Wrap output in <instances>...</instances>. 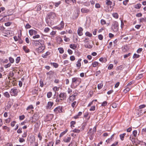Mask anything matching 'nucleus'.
<instances>
[{
  "label": "nucleus",
  "mask_w": 146,
  "mask_h": 146,
  "mask_svg": "<svg viewBox=\"0 0 146 146\" xmlns=\"http://www.w3.org/2000/svg\"><path fill=\"white\" fill-rule=\"evenodd\" d=\"M139 57V55L136 54H134L133 56V58H138Z\"/></svg>",
  "instance_id": "nucleus-53"
},
{
  "label": "nucleus",
  "mask_w": 146,
  "mask_h": 146,
  "mask_svg": "<svg viewBox=\"0 0 146 146\" xmlns=\"http://www.w3.org/2000/svg\"><path fill=\"white\" fill-rule=\"evenodd\" d=\"M111 28L113 32H117L119 29V24L118 22L116 21L113 22L112 24Z\"/></svg>",
  "instance_id": "nucleus-2"
},
{
  "label": "nucleus",
  "mask_w": 146,
  "mask_h": 146,
  "mask_svg": "<svg viewBox=\"0 0 146 146\" xmlns=\"http://www.w3.org/2000/svg\"><path fill=\"white\" fill-rule=\"evenodd\" d=\"M83 29L82 27H79L77 31V33L79 35L81 36L82 35Z\"/></svg>",
  "instance_id": "nucleus-17"
},
{
  "label": "nucleus",
  "mask_w": 146,
  "mask_h": 146,
  "mask_svg": "<svg viewBox=\"0 0 146 146\" xmlns=\"http://www.w3.org/2000/svg\"><path fill=\"white\" fill-rule=\"evenodd\" d=\"M51 64L55 68H57L58 66V64L56 63H51Z\"/></svg>",
  "instance_id": "nucleus-39"
},
{
  "label": "nucleus",
  "mask_w": 146,
  "mask_h": 146,
  "mask_svg": "<svg viewBox=\"0 0 146 146\" xmlns=\"http://www.w3.org/2000/svg\"><path fill=\"white\" fill-rule=\"evenodd\" d=\"M61 3L60 1H59L57 3H54V5L56 7H58L60 4Z\"/></svg>",
  "instance_id": "nucleus-48"
},
{
  "label": "nucleus",
  "mask_w": 146,
  "mask_h": 146,
  "mask_svg": "<svg viewBox=\"0 0 146 146\" xmlns=\"http://www.w3.org/2000/svg\"><path fill=\"white\" fill-rule=\"evenodd\" d=\"M44 47L41 45L39 46L38 48H37L36 50L38 53H40L42 52L44 49Z\"/></svg>",
  "instance_id": "nucleus-12"
},
{
  "label": "nucleus",
  "mask_w": 146,
  "mask_h": 146,
  "mask_svg": "<svg viewBox=\"0 0 146 146\" xmlns=\"http://www.w3.org/2000/svg\"><path fill=\"white\" fill-rule=\"evenodd\" d=\"M71 139V137H68L67 138L64 140V141L66 143H68L70 142Z\"/></svg>",
  "instance_id": "nucleus-22"
},
{
  "label": "nucleus",
  "mask_w": 146,
  "mask_h": 146,
  "mask_svg": "<svg viewBox=\"0 0 146 146\" xmlns=\"http://www.w3.org/2000/svg\"><path fill=\"white\" fill-rule=\"evenodd\" d=\"M54 72L52 71H50L47 73V75L48 76V78L49 79H50L51 77L53 75Z\"/></svg>",
  "instance_id": "nucleus-15"
},
{
  "label": "nucleus",
  "mask_w": 146,
  "mask_h": 146,
  "mask_svg": "<svg viewBox=\"0 0 146 146\" xmlns=\"http://www.w3.org/2000/svg\"><path fill=\"white\" fill-rule=\"evenodd\" d=\"M60 142V141L59 139H57L56 141V142L55 143V145H59Z\"/></svg>",
  "instance_id": "nucleus-44"
},
{
  "label": "nucleus",
  "mask_w": 146,
  "mask_h": 146,
  "mask_svg": "<svg viewBox=\"0 0 146 146\" xmlns=\"http://www.w3.org/2000/svg\"><path fill=\"white\" fill-rule=\"evenodd\" d=\"M62 107L58 106L56 107L54 110V111L55 113H61L62 111Z\"/></svg>",
  "instance_id": "nucleus-9"
},
{
  "label": "nucleus",
  "mask_w": 146,
  "mask_h": 146,
  "mask_svg": "<svg viewBox=\"0 0 146 146\" xmlns=\"http://www.w3.org/2000/svg\"><path fill=\"white\" fill-rule=\"evenodd\" d=\"M96 131V127H94L93 129L90 128L88 132V135L94 134Z\"/></svg>",
  "instance_id": "nucleus-11"
},
{
  "label": "nucleus",
  "mask_w": 146,
  "mask_h": 146,
  "mask_svg": "<svg viewBox=\"0 0 146 146\" xmlns=\"http://www.w3.org/2000/svg\"><path fill=\"white\" fill-rule=\"evenodd\" d=\"M137 131L136 130H134L133 132V134L134 137H136Z\"/></svg>",
  "instance_id": "nucleus-56"
},
{
  "label": "nucleus",
  "mask_w": 146,
  "mask_h": 146,
  "mask_svg": "<svg viewBox=\"0 0 146 146\" xmlns=\"http://www.w3.org/2000/svg\"><path fill=\"white\" fill-rule=\"evenodd\" d=\"M29 32L31 36H32L33 35H36L37 33L36 30L31 29L29 30Z\"/></svg>",
  "instance_id": "nucleus-13"
},
{
  "label": "nucleus",
  "mask_w": 146,
  "mask_h": 146,
  "mask_svg": "<svg viewBox=\"0 0 146 146\" xmlns=\"http://www.w3.org/2000/svg\"><path fill=\"white\" fill-rule=\"evenodd\" d=\"M9 61H10V62L11 63H13L14 62V59L12 58V57H10L9 58Z\"/></svg>",
  "instance_id": "nucleus-43"
},
{
  "label": "nucleus",
  "mask_w": 146,
  "mask_h": 146,
  "mask_svg": "<svg viewBox=\"0 0 146 146\" xmlns=\"http://www.w3.org/2000/svg\"><path fill=\"white\" fill-rule=\"evenodd\" d=\"M16 123V122L15 121H13L11 122V126L12 127H14L15 125V124Z\"/></svg>",
  "instance_id": "nucleus-64"
},
{
  "label": "nucleus",
  "mask_w": 146,
  "mask_h": 146,
  "mask_svg": "<svg viewBox=\"0 0 146 146\" xmlns=\"http://www.w3.org/2000/svg\"><path fill=\"white\" fill-rule=\"evenodd\" d=\"M54 144V142L52 141H51L47 144V146H53Z\"/></svg>",
  "instance_id": "nucleus-50"
},
{
  "label": "nucleus",
  "mask_w": 146,
  "mask_h": 146,
  "mask_svg": "<svg viewBox=\"0 0 146 146\" xmlns=\"http://www.w3.org/2000/svg\"><path fill=\"white\" fill-rule=\"evenodd\" d=\"M53 104L54 103L53 102H48L46 106V108L47 109H50L53 105Z\"/></svg>",
  "instance_id": "nucleus-14"
},
{
  "label": "nucleus",
  "mask_w": 146,
  "mask_h": 146,
  "mask_svg": "<svg viewBox=\"0 0 146 146\" xmlns=\"http://www.w3.org/2000/svg\"><path fill=\"white\" fill-rule=\"evenodd\" d=\"M43 42V40H35L34 41V44L36 46H40L41 45V43Z\"/></svg>",
  "instance_id": "nucleus-10"
},
{
  "label": "nucleus",
  "mask_w": 146,
  "mask_h": 146,
  "mask_svg": "<svg viewBox=\"0 0 146 146\" xmlns=\"http://www.w3.org/2000/svg\"><path fill=\"white\" fill-rule=\"evenodd\" d=\"M129 1V0H125L123 1V4L125 5H126Z\"/></svg>",
  "instance_id": "nucleus-54"
},
{
  "label": "nucleus",
  "mask_w": 146,
  "mask_h": 146,
  "mask_svg": "<svg viewBox=\"0 0 146 146\" xmlns=\"http://www.w3.org/2000/svg\"><path fill=\"white\" fill-rule=\"evenodd\" d=\"M64 40L66 42H69L70 40V39L69 38L67 37L66 36H64Z\"/></svg>",
  "instance_id": "nucleus-32"
},
{
  "label": "nucleus",
  "mask_w": 146,
  "mask_h": 146,
  "mask_svg": "<svg viewBox=\"0 0 146 146\" xmlns=\"http://www.w3.org/2000/svg\"><path fill=\"white\" fill-rule=\"evenodd\" d=\"M59 87H58L56 86L54 87L53 88V90L55 92H56V91H58L59 90Z\"/></svg>",
  "instance_id": "nucleus-37"
},
{
  "label": "nucleus",
  "mask_w": 146,
  "mask_h": 146,
  "mask_svg": "<svg viewBox=\"0 0 146 146\" xmlns=\"http://www.w3.org/2000/svg\"><path fill=\"white\" fill-rule=\"evenodd\" d=\"M1 61L4 63H7L8 62V60L7 59H5L4 60L2 59H0Z\"/></svg>",
  "instance_id": "nucleus-60"
},
{
  "label": "nucleus",
  "mask_w": 146,
  "mask_h": 146,
  "mask_svg": "<svg viewBox=\"0 0 146 146\" xmlns=\"http://www.w3.org/2000/svg\"><path fill=\"white\" fill-rule=\"evenodd\" d=\"M85 46L86 47V48H92V45H90L89 43L85 44Z\"/></svg>",
  "instance_id": "nucleus-33"
},
{
  "label": "nucleus",
  "mask_w": 146,
  "mask_h": 146,
  "mask_svg": "<svg viewBox=\"0 0 146 146\" xmlns=\"http://www.w3.org/2000/svg\"><path fill=\"white\" fill-rule=\"evenodd\" d=\"M64 64L66 66H67L69 64H70L69 61L67 60H66L64 61Z\"/></svg>",
  "instance_id": "nucleus-31"
},
{
  "label": "nucleus",
  "mask_w": 146,
  "mask_h": 146,
  "mask_svg": "<svg viewBox=\"0 0 146 146\" xmlns=\"http://www.w3.org/2000/svg\"><path fill=\"white\" fill-rule=\"evenodd\" d=\"M4 95L5 97L7 98H9L10 97L9 93L7 92H5L4 93Z\"/></svg>",
  "instance_id": "nucleus-24"
},
{
  "label": "nucleus",
  "mask_w": 146,
  "mask_h": 146,
  "mask_svg": "<svg viewBox=\"0 0 146 146\" xmlns=\"http://www.w3.org/2000/svg\"><path fill=\"white\" fill-rule=\"evenodd\" d=\"M50 31V29L48 27L45 28L44 29V31L45 33H48Z\"/></svg>",
  "instance_id": "nucleus-47"
},
{
  "label": "nucleus",
  "mask_w": 146,
  "mask_h": 146,
  "mask_svg": "<svg viewBox=\"0 0 146 146\" xmlns=\"http://www.w3.org/2000/svg\"><path fill=\"white\" fill-rule=\"evenodd\" d=\"M81 82L80 78L77 77H74L72 79V84L71 87L75 88L79 85Z\"/></svg>",
  "instance_id": "nucleus-1"
},
{
  "label": "nucleus",
  "mask_w": 146,
  "mask_h": 146,
  "mask_svg": "<svg viewBox=\"0 0 146 146\" xmlns=\"http://www.w3.org/2000/svg\"><path fill=\"white\" fill-rule=\"evenodd\" d=\"M76 101H74L71 104V106L73 108H76Z\"/></svg>",
  "instance_id": "nucleus-35"
},
{
  "label": "nucleus",
  "mask_w": 146,
  "mask_h": 146,
  "mask_svg": "<svg viewBox=\"0 0 146 146\" xmlns=\"http://www.w3.org/2000/svg\"><path fill=\"white\" fill-rule=\"evenodd\" d=\"M113 17L116 19H117L118 17V15L117 13H114L112 14Z\"/></svg>",
  "instance_id": "nucleus-34"
},
{
  "label": "nucleus",
  "mask_w": 146,
  "mask_h": 146,
  "mask_svg": "<svg viewBox=\"0 0 146 146\" xmlns=\"http://www.w3.org/2000/svg\"><path fill=\"white\" fill-rule=\"evenodd\" d=\"M106 4L108 6H110V11H111L112 9L113 8V7L115 5V3L114 2L113 4H112V2L111 1H110V0H106ZM110 10H107V11H110Z\"/></svg>",
  "instance_id": "nucleus-3"
},
{
  "label": "nucleus",
  "mask_w": 146,
  "mask_h": 146,
  "mask_svg": "<svg viewBox=\"0 0 146 146\" xmlns=\"http://www.w3.org/2000/svg\"><path fill=\"white\" fill-rule=\"evenodd\" d=\"M64 23L63 21H62L59 25V26H56L54 27L55 29L58 30H62L64 28Z\"/></svg>",
  "instance_id": "nucleus-7"
},
{
  "label": "nucleus",
  "mask_w": 146,
  "mask_h": 146,
  "mask_svg": "<svg viewBox=\"0 0 146 146\" xmlns=\"http://www.w3.org/2000/svg\"><path fill=\"white\" fill-rule=\"evenodd\" d=\"M99 63L96 61H94L93 62L92 64V66L94 67H96L99 64Z\"/></svg>",
  "instance_id": "nucleus-26"
},
{
  "label": "nucleus",
  "mask_w": 146,
  "mask_h": 146,
  "mask_svg": "<svg viewBox=\"0 0 146 146\" xmlns=\"http://www.w3.org/2000/svg\"><path fill=\"white\" fill-rule=\"evenodd\" d=\"M73 40L74 42H77L78 41V37L76 36V37H74Z\"/></svg>",
  "instance_id": "nucleus-51"
},
{
  "label": "nucleus",
  "mask_w": 146,
  "mask_h": 146,
  "mask_svg": "<svg viewBox=\"0 0 146 146\" xmlns=\"http://www.w3.org/2000/svg\"><path fill=\"white\" fill-rule=\"evenodd\" d=\"M52 95V93L51 92H49L47 94V97L48 98H50Z\"/></svg>",
  "instance_id": "nucleus-41"
},
{
  "label": "nucleus",
  "mask_w": 146,
  "mask_h": 146,
  "mask_svg": "<svg viewBox=\"0 0 146 146\" xmlns=\"http://www.w3.org/2000/svg\"><path fill=\"white\" fill-rule=\"evenodd\" d=\"M76 123V122L75 121H71L70 122V125L72 127H74V125Z\"/></svg>",
  "instance_id": "nucleus-59"
},
{
  "label": "nucleus",
  "mask_w": 146,
  "mask_h": 146,
  "mask_svg": "<svg viewBox=\"0 0 146 146\" xmlns=\"http://www.w3.org/2000/svg\"><path fill=\"white\" fill-rule=\"evenodd\" d=\"M77 45L74 44H70V47L73 49H75L77 48Z\"/></svg>",
  "instance_id": "nucleus-20"
},
{
  "label": "nucleus",
  "mask_w": 146,
  "mask_h": 146,
  "mask_svg": "<svg viewBox=\"0 0 146 146\" xmlns=\"http://www.w3.org/2000/svg\"><path fill=\"white\" fill-rule=\"evenodd\" d=\"M23 49L27 53L29 51V49L26 46H24L23 47Z\"/></svg>",
  "instance_id": "nucleus-25"
},
{
  "label": "nucleus",
  "mask_w": 146,
  "mask_h": 146,
  "mask_svg": "<svg viewBox=\"0 0 146 146\" xmlns=\"http://www.w3.org/2000/svg\"><path fill=\"white\" fill-rule=\"evenodd\" d=\"M107 104V102L106 101L104 102L102 104V106H106Z\"/></svg>",
  "instance_id": "nucleus-61"
},
{
  "label": "nucleus",
  "mask_w": 146,
  "mask_h": 146,
  "mask_svg": "<svg viewBox=\"0 0 146 146\" xmlns=\"http://www.w3.org/2000/svg\"><path fill=\"white\" fill-rule=\"evenodd\" d=\"M34 108V107L32 105H31L29 106L27 108L26 110H32Z\"/></svg>",
  "instance_id": "nucleus-29"
},
{
  "label": "nucleus",
  "mask_w": 146,
  "mask_h": 146,
  "mask_svg": "<svg viewBox=\"0 0 146 146\" xmlns=\"http://www.w3.org/2000/svg\"><path fill=\"white\" fill-rule=\"evenodd\" d=\"M85 35L86 36H88L89 37H91L92 36V34L90 33L89 32H87L85 33Z\"/></svg>",
  "instance_id": "nucleus-30"
},
{
  "label": "nucleus",
  "mask_w": 146,
  "mask_h": 146,
  "mask_svg": "<svg viewBox=\"0 0 146 146\" xmlns=\"http://www.w3.org/2000/svg\"><path fill=\"white\" fill-rule=\"evenodd\" d=\"M125 135V133H123L120 135V138L121 140L122 141L124 139V136Z\"/></svg>",
  "instance_id": "nucleus-28"
},
{
  "label": "nucleus",
  "mask_w": 146,
  "mask_h": 146,
  "mask_svg": "<svg viewBox=\"0 0 146 146\" xmlns=\"http://www.w3.org/2000/svg\"><path fill=\"white\" fill-rule=\"evenodd\" d=\"M50 54V53L49 52H47L44 54H43L42 55V56L43 58H46V56L49 55Z\"/></svg>",
  "instance_id": "nucleus-21"
},
{
  "label": "nucleus",
  "mask_w": 146,
  "mask_h": 146,
  "mask_svg": "<svg viewBox=\"0 0 146 146\" xmlns=\"http://www.w3.org/2000/svg\"><path fill=\"white\" fill-rule=\"evenodd\" d=\"M54 115L53 114H49L47 115L45 118L44 121L47 122L50 121L53 118Z\"/></svg>",
  "instance_id": "nucleus-6"
},
{
  "label": "nucleus",
  "mask_w": 146,
  "mask_h": 146,
  "mask_svg": "<svg viewBox=\"0 0 146 146\" xmlns=\"http://www.w3.org/2000/svg\"><path fill=\"white\" fill-rule=\"evenodd\" d=\"M58 50H59V52L61 54L63 53L64 52V50L62 48H58Z\"/></svg>",
  "instance_id": "nucleus-38"
},
{
  "label": "nucleus",
  "mask_w": 146,
  "mask_h": 146,
  "mask_svg": "<svg viewBox=\"0 0 146 146\" xmlns=\"http://www.w3.org/2000/svg\"><path fill=\"white\" fill-rule=\"evenodd\" d=\"M95 110V106H93L91 107L90 110V111H94Z\"/></svg>",
  "instance_id": "nucleus-58"
},
{
  "label": "nucleus",
  "mask_w": 146,
  "mask_h": 146,
  "mask_svg": "<svg viewBox=\"0 0 146 146\" xmlns=\"http://www.w3.org/2000/svg\"><path fill=\"white\" fill-rule=\"evenodd\" d=\"M25 117V116L24 115L20 116H19V119L20 120L23 119Z\"/></svg>",
  "instance_id": "nucleus-62"
},
{
  "label": "nucleus",
  "mask_w": 146,
  "mask_h": 146,
  "mask_svg": "<svg viewBox=\"0 0 146 146\" xmlns=\"http://www.w3.org/2000/svg\"><path fill=\"white\" fill-rule=\"evenodd\" d=\"M113 65L112 64H110L108 67V68L109 70H111L113 68Z\"/></svg>",
  "instance_id": "nucleus-49"
},
{
  "label": "nucleus",
  "mask_w": 146,
  "mask_h": 146,
  "mask_svg": "<svg viewBox=\"0 0 146 146\" xmlns=\"http://www.w3.org/2000/svg\"><path fill=\"white\" fill-rule=\"evenodd\" d=\"M49 19H53L56 17V14L54 13H51L49 14Z\"/></svg>",
  "instance_id": "nucleus-18"
},
{
  "label": "nucleus",
  "mask_w": 146,
  "mask_h": 146,
  "mask_svg": "<svg viewBox=\"0 0 146 146\" xmlns=\"http://www.w3.org/2000/svg\"><path fill=\"white\" fill-rule=\"evenodd\" d=\"M81 11L83 13H87L89 12V10L85 8H82L81 9Z\"/></svg>",
  "instance_id": "nucleus-19"
},
{
  "label": "nucleus",
  "mask_w": 146,
  "mask_h": 146,
  "mask_svg": "<svg viewBox=\"0 0 146 146\" xmlns=\"http://www.w3.org/2000/svg\"><path fill=\"white\" fill-rule=\"evenodd\" d=\"M98 38L100 40H102L103 39V36L102 35H100L98 36Z\"/></svg>",
  "instance_id": "nucleus-55"
},
{
  "label": "nucleus",
  "mask_w": 146,
  "mask_h": 146,
  "mask_svg": "<svg viewBox=\"0 0 146 146\" xmlns=\"http://www.w3.org/2000/svg\"><path fill=\"white\" fill-rule=\"evenodd\" d=\"M3 129H6L8 131H9L10 129L7 126H4L3 127Z\"/></svg>",
  "instance_id": "nucleus-46"
},
{
  "label": "nucleus",
  "mask_w": 146,
  "mask_h": 146,
  "mask_svg": "<svg viewBox=\"0 0 146 146\" xmlns=\"http://www.w3.org/2000/svg\"><path fill=\"white\" fill-rule=\"evenodd\" d=\"M139 21L140 22H146V17L141 18L140 19Z\"/></svg>",
  "instance_id": "nucleus-36"
},
{
  "label": "nucleus",
  "mask_w": 146,
  "mask_h": 146,
  "mask_svg": "<svg viewBox=\"0 0 146 146\" xmlns=\"http://www.w3.org/2000/svg\"><path fill=\"white\" fill-rule=\"evenodd\" d=\"M9 92L11 96H16L17 95L18 90L15 88H13Z\"/></svg>",
  "instance_id": "nucleus-5"
},
{
  "label": "nucleus",
  "mask_w": 146,
  "mask_h": 146,
  "mask_svg": "<svg viewBox=\"0 0 146 146\" xmlns=\"http://www.w3.org/2000/svg\"><path fill=\"white\" fill-rule=\"evenodd\" d=\"M88 136H89L90 139L91 140H92L93 139L94 134L92 135H88Z\"/></svg>",
  "instance_id": "nucleus-52"
},
{
  "label": "nucleus",
  "mask_w": 146,
  "mask_h": 146,
  "mask_svg": "<svg viewBox=\"0 0 146 146\" xmlns=\"http://www.w3.org/2000/svg\"><path fill=\"white\" fill-rule=\"evenodd\" d=\"M78 93L77 92L74 93L72 95L69 96L68 98L69 102L70 103L73 102L76 99V97L77 96Z\"/></svg>",
  "instance_id": "nucleus-4"
},
{
  "label": "nucleus",
  "mask_w": 146,
  "mask_h": 146,
  "mask_svg": "<svg viewBox=\"0 0 146 146\" xmlns=\"http://www.w3.org/2000/svg\"><path fill=\"white\" fill-rule=\"evenodd\" d=\"M20 60V58L19 57H17L16 59V62L17 63H18Z\"/></svg>",
  "instance_id": "nucleus-63"
},
{
  "label": "nucleus",
  "mask_w": 146,
  "mask_h": 146,
  "mask_svg": "<svg viewBox=\"0 0 146 146\" xmlns=\"http://www.w3.org/2000/svg\"><path fill=\"white\" fill-rule=\"evenodd\" d=\"M100 23L102 25H103L106 24V21L104 19H101L100 21Z\"/></svg>",
  "instance_id": "nucleus-45"
},
{
  "label": "nucleus",
  "mask_w": 146,
  "mask_h": 146,
  "mask_svg": "<svg viewBox=\"0 0 146 146\" xmlns=\"http://www.w3.org/2000/svg\"><path fill=\"white\" fill-rule=\"evenodd\" d=\"M82 60V59L81 58L79 59L78 60L76 64V66L78 68V69H79L81 66V62Z\"/></svg>",
  "instance_id": "nucleus-16"
},
{
  "label": "nucleus",
  "mask_w": 146,
  "mask_h": 146,
  "mask_svg": "<svg viewBox=\"0 0 146 146\" xmlns=\"http://www.w3.org/2000/svg\"><path fill=\"white\" fill-rule=\"evenodd\" d=\"M68 131V129H66L64 131L62 132L60 135V137H61L64 135Z\"/></svg>",
  "instance_id": "nucleus-27"
},
{
  "label": "nucleus",
  "mask_w": 146,
  "mask_h": 146,
  "mask_svg": "<svg viewBox=\"0 0 146 146\" xmlns=\"http://www.w3.org/2000/svg\"><path fill=\"white\" fill-rule=\"evenodd\" d=\"M59 96L60 98V100H65L66 97V93L65 92H61Z\"/></svg>",
  "instance_id": "nucleus-8"
},
{
  "label": "nucleus",
  "mask_w": 146,
  "mask_h": 146,
  "mask_svg": "<svg viewBox=\"0 0 146 146\" xmlns=\"http://www.w3.org/2000/svg\"><path fill=\"white\" fill-rule=\"evenodd\" d=\"M70 59L71 60L73 61L75 60V58L74 56H70Z\"/></svg>",
  "instance_id": "nucleus-57"
},
{
  "label": "nucleus",
  "mask_w": 146,
  "mask_h": 146,
  "mask_svg": "<svg viewBox=\"0 0 146 146\" xmlns=\"http://www.w3.org/2000/svg\"><path fill=\"white\" fill-rule=\"evenodd\" d=\"M141 4L138 3L135 5L134 7L136 9H139L141 8Z\"/></svg>",
  "instance_id": "nucleus-23"
},
{
  "label": "nucleus",
  "mask_w": 146,
  "mask_h": 146,
  "mask_svg": "<svg viewBox=\"0 0 146 146\" xmlns=\"http://www.w3.org/2000/svg\"><path fill=\"white\" fill-rule=\"evenodd\" d=\"M103 86V84L102 83L98 84V88L100 90L101 89Z\"/></svg>",
  "instance_id": "nucleus-40"
},
{
  "label": "nucleus",
  "mask_w": 146,
  "mask_h": 146,
  "mask_svg": "<svg viewBox=\"0 0 146 146\" xmlns=\"http://www.w3.org/2000/svg\"><path fill=\"white\" fill-rule=\"evenodd\" d=\"M72 132L74 133H79L80 132V130L75 129L72 130Z\"/></svg>",
  "instance_id": "nucleus-42"
}]
</instances>
